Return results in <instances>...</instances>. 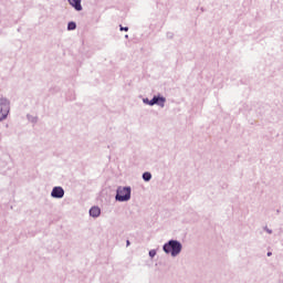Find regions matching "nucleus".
Returning <instances> with one entry per match:
<instances>
[{"label": "nucleus", "mask_w": 283, "mask_h": 283, "mask_svg": "<svg viewBox=\"0 0 283 283\" xmlns=\"http://www.w3.org/2000/svg\"><path fill=\"white\" fill-rule=\"evenodd\" d=\"M167 38H168V39H174V34H172L171 32H168V33H167Z\"/></svg>", "instance_id": "nucleus-15"}, {"label": "nucleus", "mask_w": 283, "mask_h": 283, "mask_svg": "<svg viewBox=\"0 0 283 283\" xmlns=\"http://www.w3.org/2000/svg\"><path fill=\"white\" fill-rule=\"evenodd\" d=\"M70 6L76 10V12H81L83 10V6L81 4V0H67Z\"/></svg>", "instance_id": "nucleus-6"}, {"label": "nucleus", "mask_w": 283, "mask_h": 283, "mask_svg": "<svg viewBox=\"0 0 283 283\" xmlns=\"http://www.w3.org/2000/svg\"><path fill=\"white\" fill-rule=\"evenodd\" d=\"M165 103H167V98L165 96L155 95L150 99V107H154V105H158V107H165Z\"/></svg>", "instance_id": "nucleus-4"}, {"label": "nucleus", "mask_w": 283, "mask_h": 283, "mask_svg": "<svg viewBox=\"0 0 283 283\" xmlns=\"http://www.w3.org/2000/svg\"><path fill=\"white\" fill-rule=\"evenodd\" d=\"M119 30H120V32H129V28L128 27L120 25Z\"/></svg>", "instance_id": "nucleus-12"}, {"label": "nucleus", "mask_w": 283, "mask_h": 283, "mask_svg": "<svg viewBox=\"0 0 283 283\" xmlns=\"http://www.w3.org/2000/svg\"><path fill=\"white\" fill-rule=\"evenodd\" d=\"M76 29V22L72 21L67 23V30L72 31Z\"/></svg>", "instance_id": "nucleus-9"}, {"label": "nucleus", "mask_w": 283, "mask_h": 283, "mask_svg": "<svg viewBox=\"0 0 283 283\" xmlns=\"http://www.w3.org/2000/svg\"><path fill=\"white\" fill-rule=\"evenodd\" d=\"M156 253H157L156 249H153L148 252V255H149V258L154 259V258H156Z\"/></svg>", "instance_id": "nucleus-10"}, {"label": "nucleus", "mask_w": 283, "mask_h": 283, "mask_svg": "<svg viewBox=\"0 0 283 283\" xmlns=\"http://www.w3.org/2000/svg\"><path fill=\"white\" fill-rule=\"evenodd\" d=\"M125 39H129V35L126 34V35H125Z\"/></svg>", "instance_id": "nucleus-18"}, {"label": "nucleus", "mask_w": 283, "mask_h": 283, "mask_svg": "<svg viewBox=\"0 0 283 283\" xmlns=\"http://www.w3.org/2000/svg\"><path fill=\"white\" fill-rule=\"evenodd\" d=\"M28 119L31 122V123H38V118L36 117H32L30 115H28Z\"/></svg>", "instance_id": "nucleus-11"}, {"label": "nucleus", "mask_w": 283, "mask_h": 283, "mask_svg": "<svg viewBox=\"0 0 283 283\" xmlns=\"http://www.w3.org/2000/svg\"><path fill=\"white\" fill-rule=\"evenodd\" d=\"M115 200L117 202H129L132 200V187L119 186L116 190Z\"/></svg>", "instance_id": "nucleus-2"}, {"label": "nucleus", "mask_w": 283, "mask_h": 283, "mask_svg": "<svg viewBox=\"0 0 283 283\" xmlns=\"http://www.w3.org/2000/svg\"><path fill=\"white\" fill-rule=\"evenodd\" d=\"M142 178L145 182H149V180H151V172L149 171L144 172Z\"/></svg>", "instance_id": "nucleus-8"}, {"label": "nucleus", "mask_w": 283, "mask_h": 283, "mask_svg": "<svg viewBox=\"0 0 283 283\" xmlns=\"http://www.w3.org/2000/svg\"><path fill=\"white\" fill-rule=\"evenodd\" d=\"M129 244H132V243L129 242V240H127L126 241V247H129Z\"/></svg>", "instance_id": "nucleus-17"}, {"label": "nucleus", "mask_w": 283, "mask_h": 283, "mask_svg": "<svg viewBox=\"0 0 283 283\" xmlns=\"http://www.w3.org/2000/svg\"><path fill=\"white\" fill-rule=\"evenodd\" d=\"M65 196V190L61 186H55L53 187L51 191V198H55L57 200H61V198H64Z\"/></svg>", "instance_id": "nucleus-5"}, {"label": "nucleus", "mask_w": 283, "mask_h": 283, "mask_svg": "<svg viewBox=\"0 0 283 283\" xmlns=\"http://www.w3.org/2000/svg\"><path fill=\"white\" fill-rule=\"evenodd\" d=\"M163 251L167 255H171V258H178L179 253H182V243L178 240H169L163 245Z\"/></svg>", "instance_id": "nucleus-1"}, {"label": "nucleus", "mask_w": 283, "mask_h": 283, "mask_svg": "<svg viewBox=\"0 0 283 283\" xmlns=\"http://www.w3.org/2000/svg\"><path fill=\"white\" fill-rule=\"evenodd\" d=\"M90 216H91V218H98V216H101V208L92 207L90 209Z\"/></svg>", "instance_id": "nucleus-7"}, {"label": "nucleus", "mask_w": 283, "mask_h": 283, "mask_svg": "<svg viewBox=\"0 0 283 283\" xmlns=\"http://www.w3.org/2000/svg\"><path fill=\"white\" fill-rule=\"evenodd\" d=\"M264 231H266V233H269L270 235L273 233V230L269 229L268 227L264 228Z\"/></svg>", "instance_id": "nucleus-14"}, {"label": "nucleus", "mask_w": 283, "mask_h": 283, "mask_svg": "<svg viewBox=\"0 0 283 283\" xmlns=\"http://www.w3.org/2000/svg\"><path fill=\"white\" fill-rule=\"evenodd\" d=\"M143 103L145 104V105H151V99H149V98H143Z\"/></svg>", "instance_id": "nucleus-13"}, {"label": "nucleus", "mask_w": 283, "mask_h": 283, "mask_svg": "<svg viewBox=\"0 0 283 283\" xmlns=\"http://www.w3.org/2000/svg\"><path fill=\"white\" fill-rule=\"evenodd\" d=\"M273 255V252H268V258H271Z\"/></svg>", "instance_id": "nucleus-16"}, {"label": "nucleus", "mask_w": 283, "mask_h": 283, "mask_svg": "<svg viewBox=\"0 0 283 283\" xmlns=\"http://www.w3.org/2000/svg\"><path fill=\"white\" fill-rule=\"evenodd\" d=\"M8 114H10V99L0 97V123L8 118Z\"/></svg>", "instance_id": "nucleus-3"}]
</instances>
